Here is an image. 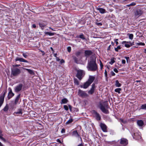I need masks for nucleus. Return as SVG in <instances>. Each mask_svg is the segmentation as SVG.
<instances>
[{"instance_id":"f257e3e1","label":"nucleus","mask_w":146,"mask_h":146,"mask_svg":"<svg viewBox=\"0 0 146 146\" xmlns=\"http://www.w3.org/2000/svg\"><path fill=\"white\" fill-rule=\"evenodd\" d=\"M87 67L88 70L90 71H95L98 69L96 58L95 57L92 58L88 62Z\"/></svg>"},{"instance_id":"f03ea898","label":"nucleus","mask_w":146,"mask_h":146,"mask_svg":"<svg viewBox=\"0 0 146 146\" xmlns=\"http://www.w3.org/2000/svg\"><path fill=\"white\" fill-rule=\"evenodd\" d=\"M21 72V70L19 68H14L11 69V76H18Z\"/></svg>"},{"instance_id":"7ed1b4c3","label":"nucleus","mask_w":146,"mask_h":146,"mask_svg":"<svg viewBox=\"0 0 146 146\" xmlns=\"http://www.w3.org/2000/svg\"><path fill=\"white\" fill-rule=\"evenodd\" d=\"M131 133L133 138L137 139H140L141 138V133L139 131H134L133 129L132 130Z\"/></svg>"},{"instance_id":"20e7f679","label":"nucleus","mask_w":146,"mask_h":146,"mask_svg":"<svg viewBox=\"0 0 146 146\" xmlns=\"http://www.w3.org/2000/svg\"><path fill=\"white\" fill-rule=\"evenodd\" d=\"M108 108V106L106 104H100V108L102 111L105 113H108V111L107 109Z\"/></svg>"},{"instance_id":"39448f33","label":"nucleus","mask_w":146,"mask_h":146,"mask_svg":"<svg viewBox=\"0 0 146 146\" xmlns=\"http://www.w3.org/2000/svg\"><path fill=\"white\" fill-rule=\"evenodd\" d=\"M143 13V11L141 9H137L134 12L135 17L137 18H138L142 15Z\"/></svg>"},{"instance_id":"423d86ee","label":"nucleus","mask_w":146,"mask_h":146,"mask_svg":"<svg viewBox=\"0 0 146 146\" xmlns=\"http://www.w3.org/2000/svg\"><path fill=\"white\" fill-rule=\"evenodd\" d=\"M23 87V85L21 84H19L16 86L15 88V91L16 92H18L22 90Z\"/></svg>"},{"instance_id":"0eeeda50","label":"nucleus","mask_w":146,"mask_h":146,"mask_svg":"<svg viewBox=\"0 0 146 146\" xmlns=\"http://www.w3.org/2000/svg\"><path fill=\"white\" fill-rule=\"evenodd\" d=\"M8 89L9 92L8 94V100H9L14 96V94L11 88H9Z\"/></svg>"},{"instance_id":"6e6552de","label":"nucleus","mask_w":146,"mask_h":146,"mask_svg":"<svg viewBox=\"0 0 146 146\" xmlns=\"http://www.w3.org/2000/svg\"><path fill=\"white\" fill-rule=\"evenodd\" d=\"M83 72L82 70H78L77 71V77L80 80L82 78V76L83 75Z\"/></svg>"},{"instance_id":"1a4fd4ad","label":"nucleus","mask_w":146,"mask_h":146,"mask_svg":"<svg viewBox=\"0 0 146 146\" xmlns=\"http://www.w3.org/2000/svg\"><path fill=\"white\" fill-rule=\"evenodd\" d=\"M93 114L94 115L95 117L98 120H100L101 119V117L100 114L96 111H93Z\"/></svg>"},{"instance_id":"9d476101","label":"nucleus","mask_w":146,"mask_h":146,"mask_svg":"<svg viewBox=\"0 0 146 146\" xmlns=\"http://www.w3.org/2000/svg\"><path fill=\"white\" fill-rule=\"evenodd\" d=\"M91 84L88 82L87 81L84 84L81 85V88H82L85 89L87 88Z\"/></svg>"},{"instance_id":"9b49d317","label":"nucleus","mask_w":146,"mask_h":146,"mask_svg":"<svg viewBox=\"0 0 146 146\" xmlns=\"http://www.w3.org/2000/svg\"><path fill=\"white\" fill-rule=\"evenodd\" d=\"M120 143L121 144L126 145L128 144V142L127 140L126 139L122 138L121 139Z\"/></svg>"},{"instance_id":"f8f14e48","label":"nucleus","mask_w":146,"mask_h":146,"mask_svg":"<svg viewBox=\"0 0 146 146\" xmlns=\"http://www.w3.org/2000/svg\"><path fill=\"white\" fill-rule=\"evenodd\" d=\"M95 88V84H93L92 85L91 89L88 91V93L90 94H92L94 92Z\"/></svg>"},{"instance_id":"ddd939ff","label":"nucleus","mask_w":146,"mask_h":146,"mask_svg":"<svg viewBox=\"0 0 146 146\" xmlns=\"http://www.w3.org/2000/svg\"><path fill=\"white\" fill-rule=\"evenodd\" d=\"M92 54V52L91 50H86L85 51V56L86 57H88Z\"/></svg>"},{"instance_id":"4468645a","label":"nucleus","mask_w":146,"mask_h":146,"mask_svg":"<svg viewBox=\"0 0 146 146\" xmlns=\"http://www.w3.org/2000/svg\"><path fill=\"white\" fill-rule=\"evenodd\" d=\"M95 79V77L94 76L90 75L89 76V78L87 81L91 84Z\"/></svg>"},{"instance_id":"2eb2a0df","label":"nucleus","mask_w":146,"mask_h":146,"mask_svg":"<svg viewBox=\"0 0 146 146\" xmlns=\"http://www.w3.org/2000/svg\"><path fill=\"white\" fill-rule=\"evenodd\" d=\"M100 127L102 131L104 132H107V126L106 125L104 124L101 123L100 124Z\"/></svg>"},{"instance_id":"dca6fc26","label":"nucleus","mask_w":146,"mask_h":146,"mask_svg":"<svg viewBox=\"0 0 146 146\" xmlns=\"http://www.w3.org/2000/svg\"><path fill=\"white\" fill-rule=\"evenodd\" d=\"M78 94L81 96H87V94L84 91L79 90L78 91Z\"/></svg>"},{"instance_id":"f3484780","label":"nucleus","mask_w":146,"mask_h":146,"mask_svg":"<svg viewBox=\"0 0 146 146\" xmlns=\"http://www.w3.org/2000/svg\"><path fill=\"white\" fill-rule=\"evenodd\" d=\"M15 60L16 61H19L21 62H23L27 63L28 62V61L27 60L24 59L23 58L19 57L16 58L15 59Z\"/></svg>"},{"instance_id":"a211bd4d","label":"nucleus","mask_w":146,"mask_h":146,"mask_svg":"<svg viewBox=\"0 0 146 146\" xmlns=\"http://www.w3.org/2000/svg\"><path fill=\"white\" fill-rule=\"evenodd\" d=\"M137 125L140 127H142L144 125L143 121L141 120H138L137 121Z\"/></svg>"},{"instance_id":"6ab92c4d","label":"nucleus","mask_w":146,"mask_h":146,"mask_svg":"<svg viewBox=\"0 0 146 146\" xmlns=\"http://www.w3.org/2000/svg\"><path fill=\"white\" fill-rule=\"evenodd\" d=\"M96 9L98 10L100 12V13L102 14H103L106 12L105 10L104 9L98 7Z\"/></svg>"},{"instance_id":"aec40b11","label":"nucleus","mask_w":146,"mask_h":146,"mask_svg":"<svg viewBox=\"0 0 146 146\" xmlns=\"http://www.w3.org/2000/svg\"><path fill=\"white\" fill-rule=\"evenodd\" d=\"M72 135L77 138L79 137L80 136L77 131H73Z\"/></svg>"},{"instance_id":"412c9836","label":"nucleus","mask_w":146,"mask_h":146,"mask_svg":"<svg viewBox=\"0 0 146 146\" xmlns=\"http://www.w3.org/2000/svg\"><path fill=\"white\" fill-rule=\"evenodd\" d=\"M20 94H19L16 97L15 102V104H17L18 103L20 97Z\"/></svg>"},{"instance_id":"4be33fe9","label":"nucleus","mask_w":146,"mask_h":146,"mask_svg":"<svg viewBox=\"0 0 146 146\" xmlns=\"http://www.w3.org/2000/svg\"><path fill=\"white\" fill-rule=\"evenodd\" d=\"M23 69L28 71L29 73L30 74L32 75H34V73L33 70L26 68H23Z\"/></svg>"},{"instance_id":"5701e85b","label":"nucleus","mask_w":146,"mask_h":146,"mask_svg":"<svg viewBox=\"0 0 146 146\" xmlns=\"http://www.w3.org/2000/svg\"><path fill=\"white\" fill-rule=\"evenodd\" d=\"M68 102V100L66 98H64L62 100L61 102H60V104H65L67 103Z\"/></svg>"},{"instance_id":"b1692460","label":"nucleus","mask_w":146,"mask_h":146,"mask_svg":"<svg viewBox=\"0 0 146 146\" xmlns=\"http://www.w3.org/2000/svg\"><path fill=\"white\" fill-rule=\"evenodd\" d=\"M115 85L117 87H120L121 86V84L119 83L117 80H116L115 81Z\"/></svg>"},{"instance_id":"393cba45","label":"nucleus","mask_w":146,"mask_h":146,"mask_svg":"<svg viewBox=\"0 0 146 146\" xmlns=\"http://www.w3.org/2000/svg\"><path fill=\"white\" fill-rule=\"evenodd\" d=\"M44 33L45 35H48L50 36H52L54 35V33L49 32H45Z\"/></svg>"},{"instance_id":"a878e982","label":"nucleus","mask_w":146,"mask_h":146,"mask_svg":"<svg viewBox=\"0 0 146 146\" xmlns=\"http://www.w3.org/2000/svg\"><path fill=\"white\" fill-rule=\"evenodd\" d=\"M127 35L129 36V38L131 40H132L133 38V35L132 34H128Z\"/></svg>"},{"instance_id":"bb28decb","label":"nucleus","mask_w":146,"mask_h":146,"mask_svg":"<svg viewBox=\"0 0 146 146\" xmlns=\"http://www.w3.org/2000/svg\"><path fill=\"white\" fill-rule=\"evenodd\" d=\"M14 113L22 114V110L21 109H19L17 111L14 112Z\"/></svg>"},{"instance_id":"cd10ccee","label":"nucleus","mask_w":146,"mask_h":146,"mask_svg":"<svg viewBox=\"0 0 146 146\" xmlns=\"http://www.w3.org/2000/svg\"><path fill=\"white\" fill-rule=\"evenodd\" d=\"M39 25L40 27L42 29H43L44 28V26H46V25L42 23H40L39 24Z\"/></svg>"},{"instance_id":"c85d7f7f","label":"nucleus","mask_w":146,"mask_h":146,"mask_svg":"<svg viewBox=\"0 0 146 146\" xmlns=\"http://www.w3.org/2000/svg\"><path fill=\"white\" fill-rule=\"evenodd\" d=\"M121 88H117L115 90V92H117L119 94L120 93V91L121 90Z\"/></svg>"},{"instance_id":"c756f323","label":"nucleus","mask_w":146,"mask_h":146,"mask_svg":"<svg viewBox=\"0 0 146 146\" xmlns=\"http://www.w3.org/2000/svg\"><path fill=\"white\" fill-rule=\"evenodd\" d=\"M141 109L146 110V104L142 105L141 107Z\"/></svg>"},{"instance_id":"7c9ffc66","label":"nucleus","mask_w":146,"mask_h":146,"mask_svg":"<svg viewBox=\"0 0 146 146\" xmlns=\"http://www.w3.org/2000/svg\"><path fill=\"white\" fill-rule=\"evenodd\" d=\"M78 37L81 38L83 40H84L85 39V38L83 34H81L79 35V36Z\"/></svg>"},{"instance_id":"2f4dec72","label":"nucleus","mask_w":146,"mask_h":146,"mask_svg":"<svg viewBox=\"0 0 146 146\" xmlns=\"http://www.w3.org/2000/svg\"><path fill=\"white\" fill-rule=\"evenodd\" d=\"M114 58L111 59L110 61L109 62V63L111 65H112L115 62V61L114 60Z\"/></svg>"},{"instance_id":"473e14b6","label":"nucleus","mask_w":146,"mask_h":146,"mask_svg":"<svg viewBox=\"0 0 146 146\" xmlns=\"http://www.w3.org/2000/svg\"><path fill=\"white\" fill-rule=\"evenodd\" d=\"M121 48V47L120 46H118L117 47L115 48H114L115 51L116 52H118V50H119Z\"/></svg>"},{"instance_id":"72a5a7b5","label":"nucleus","mask_w":146,"mask_h":146,"mask_svg":"<svg viewBox=\"0 0 146 146\" xmlns=\"http://www.w3.org/2000/svg\"><path fill=\"white\" fill-rule=\"evenodd\" d=\"M129 43L130 44V45L131 46H132L133 45V44L131 42H126L125 41H124L122 42V44H124V43Z\"/></svg>"},{"instance_id":"f704fd0d","label":"nucleus","mask_w":146,"mask_h":146,"mask_svg":"<svg viewBox=\"0 0 146 146\" xmlns=\"http://www.w3.org/2000/svg\"><path fill=\"white\" fill-rule=\"evenodd\" d=\"M73 119L72 118L69 119L66 123V124H69L71 123L73 121Z\"/></svg>"},{"instance_id":"c9c22d12","label":"nucleus","mask_w":146,"mask_h":146,"mask_svg":"<svg viewBox=\"0 0 146 146\" xmlns=\"http://www.w3.org/2000/svg\"><path fill=\"white\" fill-rule=\"evenodd\" d=\"M124 44L125 46L127 48H129L131 46V45L130 44H128L127 43H124Z\"/></svg>"},{"instance_id":"e433bc0d","label":"nucleus","mask_w":146,"mask_h":146,"mask_svg":"<svg viewBox=\"0 0 146 146\" xmlns=\"http://www.w3.org/2000/svg\"><path fill=\"white\" fill-rule=\"evenodd\" d=\"M73 59H74L75 62L77 63H78V58L76 57H73Z\"/></svg>"},{"instance_id":"4c0bfd02","label":"nucleus","mask_w":146,"mask_h":146,"mask_svg":"<svg viewBox=\"0 0 146 146\" xmlns=\"http://www.w3.org/2000/svg\"><path fill=\"white\" fill-rule=\"evenodd\" d=\"M81 52L80 51H77L76 52V55L77 57L79 56L81 54Z\"/></svg>"},{"instance_id":"58836bf2","label":"nucleus","mask_w":146,"mask_h":146,"mask_svg":"<svg viewBox=\"0 0 146 146\" xmlns=\"http://www.w3.org/2000/svg\"><path fill=\"white\" fill-rule=\"evenodd\" d=\"M136 44L138 45H142V46H144L145 45V44L144 43L141 42H139V43H136Z\"/></svg>"},{"instance_id":"ea45409f","label":"nucleus","mask_w":146,"mask_h":146,"mask_svg":"<svg viewBox=\"0 0 146 146\" xmlns=\"http://www.w3.org/2000/svg\"><path fill=\"white\" fill-rule=\"evenodd\" d=\"M74 82L77 85H78L79 84V82L76 79H74Z\"/></svg>"},{"instance_id":"a19ab883","label":"nucleus","mask_w":146,"mask_h":146,"mask_svg":"<svg viewBox=\"0 0 146 146\" xmlns=\"http://www.w3.org/2000/svg\"><path fill=\"white\" fill-rule=\"evenodd\" d=\"M64 108L66 111H68V106L66 105L64 106Z\"/></svg>"},{"instance_id":"79ce46f5","label":"nucleus","mask_w":146,"mask_h":146,"mask_svg":"<svg viewBox=\"0 0 146 146\" xmlns=\"http://www.w3.org/2000/svg\"><path fill=\"white\" fill-rule=\"evenodd\" d=\"M8 109V106H6L3 109V110L5 111H7Z\"/></svg>"},{"instance_id":"37998d69","label":"nucleus","mask_w":146,"mask_h":146,"mask_svg":"<svg viewBox=\"0 0 146 146\" xmlns=\"http://www.w3.org/2000/svg\"><path fill=\"white\" fill-rule=\"evenodd\" d=\"M136 4L135 2H133L131 3V4H129V5H131V6H134L136 5Z\"/></svg>"},{"instance_id":"c03bdc74","label":"nucleus","mask_w":146,"mask_h":146,"mask_svg":"<svg viewBox=\"0 0 146 146\" xmlns=\"http://www.w3.org/2000/svg\"><path fill=\"white\" fill-rule=\"evenodd\" d=\"M23 56L25 58H27V55L26 53H23Z\"/></svg>"},{"instance_id":"a18cd8bd","label":"nucleus","mask_w":146,"mask_h":146,"mask_svg":"<svg viewBox=\"0 0 146 146\" xmlns=\"http://www.w3.org/2000/svg\"><path fill=\"white\" fill-rule=\"evenodd\" d=\"M68 51L69 52H70L71 50V48L70 46L68 47H67Z\"/></svg>"},{"instance_id":"49530a36","label":"nucleus","mask_w":146,"mask_h":146,"mask_svg":"<svg viewBox=\"0 0 146 146\" xmlns=\"http://www.w3.org/2000/svg\"><path fill=\"white\" fill-rule=\"evenodd\" d=\"M20 64H16L14 65L13 66V67L14 68H15L17 67H18L20 66Z\"/></svg>"},{"instance_id":"de8ad7c7","label":"nucleus","mask_w":146,"mask_h":146,"mask_svg":"<svg viewBox=\"0 0 146 146\" xmlns=\"http://www.w3.org/2000/svg\"><path fill=\"white\" fill-rule=\"evenodd\" d=\"M100 66L101 67V69H102V67L103 66V65L101 61L100 60Z\"/></svg>"},{"instance_id":"09e8293b","label":"nucleus","mask_w":146,"mask_h":146,"mask_svg":"<svg viewBox=\"0 0 146 146\" xmlns=\"http://www.w3.org/2000/svg\"><path fill=\"white\" fill-rule=\"evenodd\" d=\"M0 139H1L2 140H3V141H5V139L3 138L2 136L0 135Z\"/></svg>"},{"instance_id":"8fccbe9b","label":"nucleus","mask_w":146,"mask_h":146,"mask_svg":"<svg viewBox=\"0 0 146 146\" xmlns=\"http://www.w3.org/2000/svg\"><path fill=\"white\" fill-rule=\"evenodd\" d=\"M96 24L98 26H101L102 25V24L101 23H96Z\"/></svg>"},{"instance_id":"3c124183","label":"nucleus","mask_w":146,"mask_h":146,"mask_svg":"<svg viewBox=\"0 0 146 146\" xmlns=\"http://www.w3.org/2000/svg\"><path fill=\"white\" fill-rule=\"evenodd\" d=\"M124 58L126 59L127 62H128V60L129 59V57H125Z\"/></svg>"},{"instance_id":"603ef678","label":"nucleus","mask_w":146,"mask_h":146,"mask_svg":"<svg viewBox=\"0 0 146 146\" xmlns=\"http://www.w3.org/2000/svg\"><path fill=\"white\" fill-rule=\"evenodd\" d=\"M113 71L116 73H117L118 72V71L117 70V69L116 68H114L113 69Z\"/></svg>"},{"instance_id":"864d4df0","label":"nucleus","mask_w":146,"mask_h":146,"mask_svg":"<svg viewBox=\"0 0 146 146\" xmlns=\"http://www.w3.org/2000/svg\"><path fill=\"white\" fill-rule=\"evenodd\" d=\"M111 75L113 76H114L115 75V73L114 72H113V71L111 72Z\"/></svg>"},{"instance_id":"5fc2aeb1","label":"nucleus","mask_w":146,"mask_h":146,"mask_svg":"<svg viewBox=\"0 0 146 146\" xmlns=\"http://www.w3.org/2000/svg\"><path fill=\"white\" fill-rule=\"evenodd\" d=\"M61 132L62 133H64L65 132V130L64 128L62 129Z\"/></svg>"},{"instance_id":"6e6d98bb","label":"nucleus","mask_w":146,"mask_h":146,"mask_svg":"<svg viewBox=\"0 0 146 146\" xmlns=\"http://www.w3.org/2000/svg\"><path fill=\"white\" fill-rule=\"evenodd\" d=\"M118 40V39H116L115 40V42L116 43V44L117 45L118 44V42L117 41Z\"/></svg>"},{"instance_id":"4d7b16f0","label":"nucleus","mask_w":146,"mask_h":146,"mask_svg":"<svg viewBox=\"0 0 146 146\" xmlns=\"http://www.w3.org/2000/svg\"><path fill=\"white\" fill-rule=\"evenodd\" d=\"M126 61L125 60H122V63L123 64H125V63Z\"/></svg>"},{"instance_id":"13d9d810","label":"nucleus","mask_w":146,"mask_h":146,"mask_svg":"<svg viewBox=\"0 0 146 146\" xmlns=\"http://www.w3.org/2000/svg\"><path fill=\"white\" fill-rule=\"evenodd\" d=\"M32 27L33 28H35L36 27V25L35 24H34L32 25Z\"/></svg>"},{"instance_id":"bf43d9fd","label":"nucleus","mask_w":146,"mask_h":146,"mask_svg":"<svg viewBox=\"0 0 146 146\" xmlns=\"http://www.w3.org/2000/svg\"><path fill=\"white\" fill-rule=\"evenodd\" d=\"M64 61L63 59L61 60V61H60V62H61V63H64Z\"/></svg>"},{"instance_id":"052dcab7","label":"nucleus","mask_w":146,"mask_h":146,"mask_svg":"<svg viewBox=\"0 0 146 146\" xmlns=\"http://www.w3.org/2000/svg\"><path fill=\"white\" fill-rule=\"evenodd\" d=\"M57 141L58 142H59V143H61V141H60V140L59 139H58L57 140Z\"/></svg>"},{"instance_id":"680f3d73","label":"nucleus","mask_w":146,"mask_h":146,"mask_svg":"<svg viewBox=\"0 0 146 146\" xmlns=\"http://www.w3.org/2000/svg\"><path fill=\"white\" fill-rule=\"evenodd\" d=\"M41 52H42V55L43 56H44L45 54V53H44V52L43 51H42V50H41Z\"/></svg>"},{"instance_id":"e2e57ef3","label":"nucleus","mask_w":146,"mask_h":146,"mask_svg":"<svg viewBox=\"0 0 146 146\" xmlns=\"http://www.w3.org/2000/svg\"><path fill=\"white\" fill-rule=\"evenodd\" d=\"M56 58V60L57 61H59L60 60V59L58 58L57 57Z\"/></svg>"},{"instance_id":"0e129e2a","label":"nucleus","mask_w":146,"mask_h":146,"mask_svg":"<svg viewBox=\"0 0 146 146\" xmlns=\"http://www.w3.org/2000/svg\"><path fill=\"white\" fill-rule=\"evenodd\" d=\"M78 146H83V145L81 143L79 144Z\"/></svg>"},{"instance_id":"69168bd1","label":"nucleus","mask_w":146,"mask_h":146,"mask_svg":"<svg viewBox=\"0 0 146 146\" xmlns=\"http://www.w3.org/2000/svg\"><path fill=\"white\" fill-rule=\"evenodd\" d=\"M120 120H121V122H122L123 123H125V121H124L123 119H121Z\"/></svg>"},{"instance_id":"338daca9","label":"nucleus","mask_w":146,"mask_h":146,"mask_svg":"<svg viewBox=\"0 0 146 146\" xmlns=\"http://www.w3.org/2000/svg\"><path fill=\"white\" fill-rule=\"evenodd\" d=\"M54 56L56 58L57 57V56H57V54H54Z\"/></svg>"},{"instance_id":"774afa93","label":"nucleus","mask_w":146,"mask_h":146,"mask_svg":"<svg viewBox=\"0 0 146 146\" xmlns=\"http://www.w3.org/2000/svg\"><path fill=\"white\" fill-rule=\"evenodd\" d=\"M111 45H110L108 48V50H109L110 48Z\"/></svg>"}]
</instances>
